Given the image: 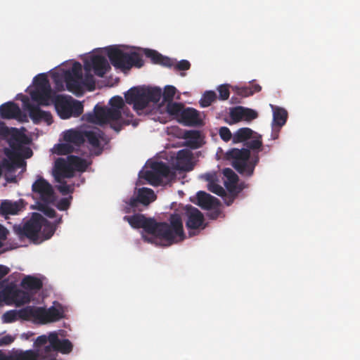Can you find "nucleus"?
<instances>
[{
	"mask_svg": "<svg viewBox=\"0 0 360 360\" xmlns=\"http://www.w3.org/2000/svg\"><path fill=\"white\" fill-rule=\"evenodd\" d=\"M20 150L22 151V155L26 158H30L32 155V150L28 147H27V148L22 147V149Z\"/></svg>",
	"mask_w": 360,
	"mask_h": 360,
	"instance_id": "58",
	"label": "nucleus"
},
{
	"mask_svg": "<svg viewBox=\"0 0 360 360\" xmlns=\"http://www.w3.org/2000/svg\"><path fill=\"white\" fill-rule=\"evenodd\" d=\"M176 89L173 86H166L162 91L160 87L136 86L131 88L124 94L126 103L133 105L134 110L140 115L149 103H158L162 98V103L172 102Z\"/></svg>",
	"mask_w": 360,
	"mask_h": 360,
	"instance_id": "4",
	"label": "nucleus"
},
{
	"mask_svg": "<svg viewBox=\"0 0 360 360\" xmlns=\"http://www.w3.org/2000/svg\"><path fill=\"white\" fill-rule=\"evenodd\" d=\"M272 126V132H271V137L273 139H276L278 138L279 132L281 127H278L276 125H271Z\"/></svg>",
	"mask_w": 360,
	"mask_h": 360,
	"instance_id": "56",
	"label": "nucleus"
},
{
	"mask_svg": "<svg viewBox=\"0 0 360 360\" xmlns=\"http://www.w3.org/2000/svg\"><path fill=\"white\" fill-rule=\"evenodd\" d=\"M124 219L134 229L143 228L150 236L143 235L144 241L155 243L160 239L166 245H171L184 239L183 222L180 214H172L169 218V222H158L154 219L146 218L143 214H135L132 216H125Z\"/></svg>",
	"mask_w": 360,
	"mask_h": 360,
	"instance_id": "2",
	"label": "nucleus"
},
{
	"mask_svg": "<svg viewBox=\"0 0 360 360\" xmlns=\"http://www.w3.org/2000/svg\"><path fill=\"white\" fill-rule=\"evenodd\" d=\"M34 89L30 92L31 98L37 105H33L30 102L27 96L18 94L22 102L23 107L29 112V115L34 123L38 124L41 121L45 122L48 125L53 122V117L50 112L40 109L39 106H47L50 104L51 88L47 77L45 74H39L34 77Z\"/></svg>",
	"mask_w": 360,
	"mask_h": 360,
	"instance_id": "3",
	"label": "nucleus"
},
{
	"mask_svg": "<svg viewBox=\"0 0 360 360\" xmlns=\"http://www.w3.org/2000/svg\"><path fill=\"white\" fill-rule=\"evenodd\" d=\"M13 149H22L23 144L27 143V136L16 128H11V134L6 139Z\"/></svg>",
	"mask_w": 360,
	"mask_h": 360,
	"instance_id": "21",
	"label": "nucleus"
},
{
	"mask_svg": "<svg viewBox=\"0 0 360 360\" xmlns=\"http://www.w3.org/2000/svg\"><path fill=\"white\" fill-rule=\"evenodd\" d=\"M219 97L221 100H225V84H221L219 87Z\"/></svg>",
	"mask_w": 360,
	"mask_h": 360,
	"instance_id": "60",
	"label": "nucleus"
},
{
	"mask_svg": "<svg viewBox=\"0 0 360 360\" xmlns=\"http://www.w3.org/2000/svg\"><path fill=\"white\" fill-rule=\"evenodd\" d=\"M246 187L244 181L239 182L238 176L231 169L226 168V206L231 205Z\"/></svg>",
	"mask_w": 360,
	"mask_h": 360,
	"instance_id": "10",
	"label": "nucleus"
},
{
	"mask_svg": "<svg viewBox=\"0 0 360 360\" xmlns=\"http://www.w3.org/2000/svg\"><path fill=\"white\" fill-rule=\"evenodd\" d=\"M44 221V217L39 213H33L31 218L23 224L15 225L13 231L20 238H27L34 243H39Z\"/></svg>",
	"mask_w": 360,
	"mask_h": 360,
	"instance_id": "7",
	"label": "nucleus"
},
{
	"mask_svg": "<svg viewBox=\"0 0 360 360\" xmlns=\"http://www.w3.org/2000/svg\"><path fill=\"white\" fill-rule=\"evenodd\" d=\"M53 79L56 85H58L60 82V77L58 73L55 72L52 75Z\"/></svg>",
	"mask_w": 360,
	"mask_h": 360,
	"instance_id": "61",
	"label": "nucleus"
},
{
	"mask_svg": "<svg viewBox=\"0 0 360 360\" xmlns=\"http://www.w3.org/2000/svg\"><path fill=\"white\" fill-rule=\"evenodd\" d=\"M191 160L192 154L189 150L183 149L177 153L176 164L180 169L184 171L192 170L193 165L191 164Z\"/></svg>",
	"mask_w": 360,
	"mask_h": 360,
	"instance_id": "22",
	"label": "nucleus"
},
{
	"mask_svg": "<svg viewBox=\"0 0 360 360\" xmlns=\"http://www.w3.org/2000/svg\"><path fill=\"white\" fill-rule=\"evenodd\" d=\"M13 360H43L37 351L18 349L13 352Z\"/></svg>",
	"mask_w": 360,
	"mask_h": 360,
	"instance_id": "26",
	"label": "nucleus"
},
{
	"mask_svg": "<svg viewBox=\"0 0 360 360\" xmlns=\"http://www.w3.org/2000/svg\"><path fill=\"white\" fill-rule=\"evenodd\" d=\"M201 178L207 181L208 184H211L217 181V176L215 172L203 174L201 175Z\"/></svg>",
	"mask_w": 360,
	"mask_h": 360,
	"instance_id": "53",
	"label": "nucleus"
},
{
	"mask_svg": "<svg viewBox=\"0 0 360 360\" xmlns=\"http://www.w3.org/2000/svg\"><path fill=\"white\" fill-rule=\"evenodd\" d=\"M64 140L66 142L79 146L84 143V131L68 130L64 134Z\"/></svg>",
	"mask_w": 360,
	"mask_h": 360,
	"instance_id": "27",
	"label": "nucleus"
},
{
	"mask_svg": "<svg viewBox=\"0 0 360 360\" xmlns=\"http://www.w3.org/2000/svg\"><path fill=\"white\" fill-rule=\"evenodd\" d=\"M109 104L110 108L96 105L92 112L83 115L82 120L100 126L117 121L120 118V110L125 105L124 101L121 96H115L110 98Z\"/></svg>",
	"mask_w": 360,
	"mask_h": 360,
	"instance_id": "5",
	"label": "nucleus"
},
{
	"mask_svg": "<svg viewBox=\"0 0 360 360\" xmlns=\"http://www.w3.org/2000/svg\"><path fill=\"white\" fill-rule=\"evenodd\" d=\"M21 149L5 148L4 153L7 157V160L16 162L19 165H26V162L22 156L18 153Z\"/></svg>",
	"mask_w": 360,
	"mask_h": 360,
	"instance_id": "38",
	"label": "nucleus"
},
{
	"mask_svg": "<svg viewBox=\"0 0 360 360\" xmlns=\"http://www.w3.org/2000/svg\"><path fill=\"white\" fill-rule=\"evenodd\" d=\"M219 133L221 139L225 141V127H221L219 129Z\"/></svg>",
	"mask_w": 360,
	"mask_h": 360,
	"instance_id": "62",
	"label": "nucleus"
},
{
	"mask_svg": "<svg viewBox=\"0 0 360 360\" xmlns=\"http://www.w3.org/2000/svg\"><path fill=\"white\" fill-rule=\"evenodd\" d=\"M22 315L24 321H32L34 323L44 324V307L36 306H27L23 308Z\"/></svg>",
	"mask_w": 360,
	"mask_h": 360,
	"instance_id": "20",
	"label": "nucleus"
},
{
	"mask_svg": "<svg viewBox=\"0 0 360 360\" xmlns=\"http://www.w3.org/2000/svg\"><path fill=\"white\" fill-rule=\"evenodd\" d=\"M230 141L233 144L243 143L245 148L226 151V160H232L233 167L242 176H252L259 160L257 153L263 146L262 135L249 127L240 128L234 133L226 127V143Z\"/></svg>",
	"mask_w": 360,
	"mask_h": 360,
	"instance_id": "1",
	"label": "nucleus"
},
{
	"mask_svg": "<svg viewBox=\"0 0 360 360\" xmlns=\"http://www.w3.org/2000/svg\"><path fill=\"white\" fill-rule=\"evenodd\" d=\"M6 233V229L4 228L3 226L0 224V236H4Z\"/></svg>",
	"mask_w": 360,
	"mask_h": 360,
	"instance_id": "63",
	"label": "nucleus"
},
{
	"mask_svg": "<svg viewBox=\"0 0 360 360\" xmlns=\"http://www.w3.org/2000/svg\"><path fill=\"white\" fill-rule=\"evenodd\" d=\"M22 206L18 202H12L8 200H4L1 202L0 210L2 214H17L22 210Z\"/></svg>",
	"mask_w": 360,
	"mask_h": 360,
	"instance_id": "32",
	"label": "nucleus"
},
{
	"mask_svg": "<svg viewBox=\"0 0 360 360\" xmlns=\"http://www.w3.org/2000/svg\"><path fill=\"white\" fill-rule=\"evenodd\" d=\"M258 117V113L253 109L238 105L229 109V124H233L242 121L251 122Z\"/></svg>",
	"mask_w": 360,
	"mask_h": 360,
	"instance_id": "13",
	"label": "nucleus"
},
{
	"mask_svg": "<svg viewBox=\"0 0 360 360\" xmlns=\"http://www.w3.org/2000/svg\"><path fill=\"white\" fill-rule=\"evenodd\" d=\"M53 174L56 181L58 183L61 182V179L74 176V172L68 160V156L66 159L63 158L56 159Z\"/></svg>",
	"mask_w": 360,
	"mask_h": 360,
	"instance_id": "16",
	"label": "nucleus"
},
{
	"mask_svg": "<svg viewBox=\"0 0 360 360\" xmlns=\"http://www.w3.org/2000/svg\"><path fill=\"white\" fill-rule=\"evenodd\" d=\"M32 192L37 195L44 203H51L55 200V193L53 186L42 176H38L32 184Z\"/></svg>",
	"mask_w": 360,
	"mask_h": 360,
	"instance_id": "12",
	"label": "nucleus"
},
{
	"mask_svg": "<svg viewBox=\"0 0 360 360\" xmlns=\"http://www.w3.org/2000/svg\"><path fill=\"white\" fill-rule=\"evenodd\" d=\"M107 56L112 65L122 70H129L133 66L139 68L143 65L141 56L136 52L126 53L117 47L110 46L107 49Z\"/></svg>",
	"mask_w": 360,
	"mask_h": 360,
	"instance_id": "6",
	"label": "nucleus"
},
{
	"mask_svg": "<svg viewBox=\"0 0 360 360\" xmlns=\"http://www.w3.org/2000/svg\"><path fill=\"white\" fill-rule=\"evenodd\" d=\"M217 98V94L213 91H205L202 98H200L199 103L201 107L206 108L210 106L212 102H214Z\"/></svg>",
	"mask_w": 360,
	"mask_h": 360,
	"instance_id": "41",
	"label": "nucleus"
},
{
	"mask_svg": "<svg viewBox=\"0 0 360 360\" xmlns=\"http://www.w3.org/2000/svg\"><path fill=\"white\" fill-rule=\"evenodd\" d=\"M191 68V63L187 60H181L178 62L174 66L176 70H188Z\"/></svg>",
	"mask_w": 360,
	"mask_h": 360,
	"instance_id": "52",
	"label": "nucleus"
},
{
	"mask_svg": "<svg viewBox=\"0 0 360 360\" xmlns=\"http://www.w3.org/2000/svg\"><path fill=\"white\" fill-rule=\"evenodd\" d=\"M184 110V105L180 103L169 102L167 105V111L171 115L176 116L179 120L181 116V112Z\"/></svg>",
	"mask_w": 360,
	"mask_h": 360,
	"instance_id": "39",
	"label": "nucleus"
},
{
	"mask_svg": "<svg viewBox=\"0 0 360 360\" xmlns=\"http://www.w3.org/2000/svg\"><path fill=\"white\" fill-rule=\"evenodd\" d=\"M179 121L186 126H199L202 124L199 112L192 108H184Z\"/></svg>",
	"mask_w": 360,
	"mask_h": 360,
	"instance_id": "19",
	"label": "nucleus"
},
{
	"mask_svg": "<svg viewBox=\"0 0 360 360\" xmlns=\"http://www.w3.org/2000/svg\"><path fill=\"white\" fill-rule=\"evenodd\" d=\"M136 196L139 202L143 206L148 205L155 198L154 191L152 189L148 188H142L139 189Z\"/></svg>",
	"mask_w": 360,
	"mask_h": 360,
	"instance_id": "33",
	"label": "nucleus"
},
{
	"mask_svg": "<svg viewBox=\"0 0 360 360\" xmlns=\"http://www.w3.org/2000/svg\"><path fill=\"white\" fill-rule=\"evenodd\" d=\"M93 68L96 75L103 77L104 75L110 69V66L107 59L102 56H92L90 60L84 62V70L90 71Z\"/></svg>",
	"mask_w": 360,
	"mask_h": 360,
	"instance_id": "14",
	"label": "nucleus"
},
{
	"mask_svg": "<svg viewBox=\"0 0 360 360\" xmlns=\"http://www.w3.org/2000/svg\"><path fill=\"white\" fill-rule=\"evenodd\" d=\"M145 55L149 58L154 64L161 65L165 67L170 68L174 65L173 60L167 56H164L157 51L146 49Z\"/></svg>",
	"mask_w": 360,
	"mask_h": 360,
	"instance_id": "23",
	"label": "nucleus"
},
{
	"mask_svg": "<svg viewBox=\"0 0 360 360\" xmlns=\"http://www.w3.org/2000/svg\"><path fill=\"white\" fill-rule=\"evenodd\" d=\"M10 271V269L6 266L0 265V280L6 276Z\"/></svg>",
	"mask_w": 360,
	"mask_h": 360,
	"instance_id": "57",
	"label": "nucleus"
},
{
	"mask_svg": "<svg viewBox=\"0 0 360 360\" xmlns=\"http://www.w3.org/2000/svg\"><path fill=\"white\" fill-rule=\"evenodd\" d=\"M21 286L27 290H39L42 286V281L34 276H26L21 282Z\"/></svg>",
	"mask_w": 360,
	"mask_h": 360,
	"instance_id": "30",
	"label": "nucleus"
},
{
	"mask_svg": "<svg viewBox=\"0 0 360 360\" xmlns=\"http://www.w3.org/2000/svg\"><path fill=\"white\" fill-rule=\"evenodd\" d=\"M186 138L189 140L188 141V145L191 146L193 148H197L200 147V134L198 131H190L186 133Z\"/></svg>",
	"mask_w": 360,
	"mask_h": 360,
	"instance_id": "44",
	"label": "nucleus"
},
{
	"mask_svg": "<svg viewBox=\"0 0 360 360\" xmlns=\"http://www.w3.org/2000/svg\"><path fill=\"white\" fill-rule=\"evenodd\" d=\"M103 136V131L96 129L95 130L84 131V142H87L94 148L100 147V139Z\"/></svg>",
	"mask_w": 360,
	"mask_h": 360,
	"instance_id": "31",
	"label": "nucleus"
},
{
	"mask_svg": "<svg viewBox=\"0 0 360 360\" xmlns=\"http://www.w3.org/2000/svg\"><path fill=\"white\" fill-rule=\"evenodd\" d=\"M0 116L3 119H16L21 122L27 121L26 115L23 114L18 105L13 101L0 105Z\"/></svg>",
	"mask_w": 360,
	"mask_h": 360,
	"instance_id": "15",
	"label": "nucleus"
},
{
	"mask_svg": "<svg viewBox=\"0 0 360 360\" xmlns=\"http://www.w3.org/2000/svg\"><path fill=\"white\" fill-rule=\"evenodd\" d=\"M270 106L273 110V121L271 125L282 127L285 124L288 119L287 110L283 108L275 106L272 104H271Z\"/></svg>",
	"mask_w": 360,
	"mask_h": 360,
	"instance_id": "24",
	"label": "nucleus"
},
{
	"mask_svg": "<svg viewBox=\"0 0 360 360\" xmlns=\"http://www.w3.org/2000/svg\"><path fill=\"white\" fill-rule=\"evenodd\" d=\"M170 174V168L162 162H154L151 166V170L144 172L142 177L153 186H159L162 182L163 177H168Z\"/></svg>",
	"mask_w": 360,
	"mask_h": 360,
	"instance_id": "11",
	"label": "nucleus"
},
{
	"mask_svg": "<svg viewBox=\"0 0 360 360\" xmlns=\"http://www.w3.org/2000/svg\"><path fill=\"white\" fill-rule=\"evenodd\" d=\"M56 231L55 226L49 222L47 219L44 218V221L43 222V226L41 231L40 232V240L39 243L49 239L54 233Z\"/></svg>",
	"mask_w": 360,
	"mask_h": 360,
	"instance_id": "36",
	"label": "nucleus"
},
{
	"mask_svg": "<svg viewBox=\"0 0 360 360\" xmlns=\"http://www.w3.org/2000/svg\"><path fill=\"white\" fill-rule=\"evenodd\" d=\"M23 308L18 310H9L6 311L2 316V320L4 323H13L18 319L24 320V316L22 315Z\"/></svg>",
	"mask_w": 360,
	"mask_h": 360,
	"instance_id": "35",
	"label": "nucleus"
},
{
	"mask_svg": "<svg viewBox=\"0 0 360 360\" xmlns=\"http://www.w3.org/2000/svg\"><path fill=\"white\" fill-rule=\"evenodd\" d=\"M0 163L3 167V169L6 172H13L17 169L25 168L26 166L24 165H19V163L7 160L6 158H4L1 162H0Z\"/></svg>",
	"mask_w": 360,
	"mask_h": 360,
	"instance_id": "40",
	"label": "nucleus"
},
{
	"mask_svg": "<svg viewBox=\"0 0 360 360\" xmlns=\"http://www.w3.org/2000/svg\"><path fill=\"white\" fill-rule=\"evenodd\" d=\"M0 360H13V353L10 355L0 350Z\"/></svg>",
	"mask_w": 360,
	"mask_h": 360,
	"instance_id": "59",
	"label": "nucleus"
},
{
	"mask_svg": "<svg viewBox=\"0 0 360 360\" xmlns=\"http://www.w3.org/2000/svg\"><path fill=\"white\" fill-rule=\"evenodd\" d=\"M16 305L20 306L30 302L31 295L29 292L21 290H16L13 295Z\"/></svg>",
	"mask_w": 360,
	"mask_h": 360,
	"instance_id": "37",
	"label": "nucleus"
},
{
	"mask_svg": "<svg viewBox=\"0 0 360 360\" xmlns=\"http://www.w3.org/2000/svg\"><path fill=\"white\" fill-rule=\"evenodd\" d=\"M68 73H70L72 77H77V79H82V69L80 63L75 62L71 70L65 71L64 74Z\"/></svg>",
	"mask_w": 360,
	"mask_h": 360,
	"instance_id": "46",
	"label": "nucleus"
},
{
	"mask_svg": "<svg viewBox=\"0 0 360 360\" xmlns=\"http://www.w3.org/2000/svg\"><path fill=\"white\" fill-rule=\"evenodd\" d=\"M15 340V338L11 335H6L0 338V347L11 345Z\"/></svg>",
	"mask_w": 360,
	"mask_h": 360,
	"instance_id": "54",
	"label": "nucleus"
},
{
	"mask_svg": "<svg viewBox=\"0 0 360 360\" xmlns=\"http://www.w3.org/2000/svg\"><path fill=\"white\" fill-rule=\"evenodd\" d=\"M126 204L124 212L127 214L142 210L139 208V205H141V203L139 202L137 196L131 198L128 202H126Z\"/></svg>",
	"mask_w": 360,
	"mask_h": 360,
	"instance_id": "43",
	"label": "nucleus"
},
{
	"mask_svg": "<svg viewBox=\"0 0 360 360\" xmlns=\"http://www.w3.org/2000/svg\"><path fill=\"white\" fill-rule=\"evenodd\" d=\"M185 224L190 236L197 235L206 227L203 214L196 207L188 205L185 210Z\"/></svg>",
	"mask_w": 360,
	"mask_h": 360,
	"instance_id": "9",
	"label": "nucleus"
},
{
	"mask_svg": "<svg viewBox=\"0 0 360 360\" xmlns=\"http://www.w3.org/2000/svg\"><path fill=\"white\" fill-rule=\"evenodd\" d=\"M53 104L58 116L63 120L78 117L84 111L82 103L70 96L58 95Z\"/></svg>",
	"mask_w": 360,
	"mask_h": 360,
	"instance_id": "8",
	"label": "nucleus"
},
{
	"mask_svg": "<svg viewBox=\"0 0 360 360\" xmlns=\"http://www.w3.org/2000/svg\"><path fill=\"white\" fill-rule=\"evenodd\" d=\"M207 188L210 191L213 193L218 195L222 198L225 197V189L223 188L221 186L217 184L216 181L208 184Z\"/></svg>",
	"mask_w": 360,
	"mask_h": 360,
	"instance_id": "47",
	"label": "nucleus"
},
{
	"mask_svg": "<svg viewBox=\"0 0 360 360\" xmlns=\"http://www.w3.org/2000/svg\"><path fill=\"white\" fill-rule=\"evenodd\" d=\"M60 185L57 186V189L59 191V192L63 195H66L70 193H73L74 191V186L73 185H68L65 181H63L61 179V182L59 183Z\"/></svg>",
	"mask_w": 360,
	"mask_h": 360,
	"instance_id": "48",
	"label": "nucleus"
},
{
	"mask_svg": "<svg viewBox=\"0 0 360 360\" xmlns=\"http://www.w3.org/2000/svg\"><path fill=\"white\" fill-rule=\"evenodd\" d=\"M221 173L225 176V169H221Z\"/></svg>",
	"mask_w": 360,
	"mask_h": 360,
	"instance_id": "64",
	"label": "nucleus"
},
{
	"mask_svg": "<svg viewBox=\"0 0 360 360\" xmlns=\"http://www.w3.org/2000/svg\"><path fill=\"white\" fill-rule=\"evenodd\" d=\"M39 210L41 211L46 216L53 218L56 216V211L52 207L48 206L46 203H44V205H39Z\"/></svg>",
	"mask_w": 360,
	"mask_h": 360,
	"instance_id": "49",
	"label": "nucleus"
},
{
	"mask_svg": "<svg viewBox=\"0 0 360 360\" xmlns=\"http://www.w3.org/2000/svg\"><path fill=\"white\" fill-rule=\"evenodd\" d=\"M64 81L66 84L67 89L69 91L75 94H78L82 91V79L72 77V75L68 73L64 74Z\"/></svg>",
	"mask_w": 360,
	"mask_h": 360,
	"instance_id": "29",
	"label": "nucleus"
},
{
	"mask_svg": "<svg viewBox=\"0 0 360 360\" xmlns=\"http://www.w3.org/2000/svg\"><path fill=\"white\" fill-rule=\"evenodd\" d=\"M53 150L57 155H68L74 150V147L70 143L65 141V143L56 144Z\"/></svg>",
	"mask_w": 360,
	"mask_h": 360,
	"instance_id": "42",
	"label": "nucleus"
},
{
	"mask_svg": "<svg viewBox=\"0 0 360 360\" xmlns=\"http://www.w3.org/2000/svg\"><path fill=\"white\" fill-rule=\"evenodd\" d=\"M82 82L84 85L86 86H94L95 84L94 77L89 73L86 74L85 77L84 79H82Z\"/></svg>",
	"mask_w": 360,
	"mask_h": 360,
	"instance_id": "55",
	"label": "nucleus"
},
{
	"mask_svg": "<svg viewBox=\"0 0 360 360\" xmlns=\"http://www.w3.org/2000/svg\"><path fill=\"white\" fill-rule=\"evenodd\" d=\"M193 202L202 209L207 210H217L220 205V202L217 198L202 191L197 192L196 200Z\"/></svg>",
	"mask_w": 360,
	"mask_h": 360,
	"instance_id": "17",
	"label": "nucleus"
},
{
	"mask_svg": "<svg viewBox=\"0 0 360 360\" xmlns=\"http://www.w3.org/2000/svg\"><path fill=\"white\" fill-rule=\"evenodd\" d=\"M243 89L240 90V94L243 96L248 97L253 95L255 93L259 92L262 90V86L258 84H251L249 86H242Z\"/></svg>",
	"mask_w": 360,
	"mask_h": 360,
	"instance_id": "45",
	"label": "nucleus"
},
{
	"mask_svg": "<svg viewBox=\"0 0 360 360\" xmlns=\"http://www.w3.org/2000/svg\"><path fill=\"white\" fill-rule=\"evenodd\" d=\"M71 199L72 196H70V198H64L60 199L57 203V208L61 211L67 210L70 205Z\"/></svg>",
	"mask_w": 360,
	"mask_h": 360,
	"instance_id": "51",
	"label": "nucleus"
},
{
	"mask_svg": "<svg viewBox=\"0 0 360 360\" xmlns=\"http://www.w3.org/2000/svg\"><path fill=\"white\" fill-rule=\"evenodd\" d=\"M44 324L58 321L63 317V311L54 307H51L49 309L44 307Z\"/></svg>",
	"mask_w": 360,
	"mask_h": 360,
	"instance_id": "28",
	"label": "nucleus"
},
{
	"mask_svg": "<svg viewBox=\"0 0 360 360\" xmlns=\"http://www.w3.org/2000/svg\"><path fill=\"white\" fill-rule=\"evenodd\" d=\"M133 117L134 115L129 108L124 105L123 108L120 110V118H119L117 121L110 122L108 124H110V127L115 131L119 132L124 126L129 125L130 124L136 125V124L133 122Z\"/></svg>",
	"mask_w": 360,
	"mask_h": 360,
	"instance_id": "18",
	"label": "nucleus"
},
{
	"mask_svg": "<svg viewBox=\"0 0 360 360\" xmlns=\"http://www.w3.org/2000/svg\"><path fill=\"white\" fill-rule=\"evenodd\" d=\"M68 160L74 173L75 171L84 172L89 166V163L86 160L78 156L70 155H68Z\"/></svg>",
	"mask_w": 360,
	"mask_h": 360,
	"instance_id": "34",
	"label": "nucleus"
},
{
	"mask_svg": "<svg viewBox=\"0 0 360 360\" xmlns=\"http://www.w3.org/2000/svg\"><path fill=\"white\" fill-rule=\"evenodd\" d=\"M11 128L6 126L5 123L0 120V140H6L11 134Z\"/></svg>",
	"mask_w": 360,
	"mask_h": 360,
	"instance_id": "50",
	"label": "nucleus"
},
{
	"mask_svg": "<svg viewBox=\"0 0 360 360\" xmlns=\"http://www.w3.org/2000/svg\"><path fill=\"white\" fill-rule=\"evenodd\" d=\"M241 89H243V87L231 86L226 84V100L229 99L231 104L240 103L243 98L248 97L240 94Z\"/></svg>",
	"mask_w": 360,
	"mask_h": 360,
	"instance_id": "25",
	"label": "nucleus"
}]
</instances>
